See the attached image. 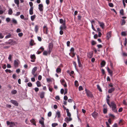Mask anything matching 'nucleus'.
Masks as SVG:
<instances>
[{
	"label": "nucleus",
	"instance_id": "56",
	"mask_svg": "<svg viewBox=\"0 0 127 127\" xmlns=\"http://www.w3.org/2000/svg\"><path fill=\"white\" fill-rule=\"evenodd\" d=\"M64 99L65 100H66L68 99V97L66 95H65L64 97Z\"/></svg>",
	"mask_w": 127,
	"mask_h": 127
},
{
	"label": "nucleus",
	"instance_id": "52",
	"mask_svg": "<svg viewBox=\"0 0 127 127\" xmlns=\"http://www.w3.org/2000/svg\"><path fill=\"white\" fill-rule=\"evenodd\" d=\"M5 71L6 72H8L9 73H11V71L10 69H6L5 70Z\"/></svg>",
	"mask_w": 127,
	"mask_h": 127
},
{
	"label": "nucleus",
	"instance_id": "28",
	"mask_svg": "<svg viewBox=\"0 0 127 127\" xmlns=\"http://www.w3.org/2000/svg\"><path fill=\"white\" fill-rule=\"evenodd\" d=\"M14 2L15 4H17V6H19V0H14Z\"/></svg>",
	"mask_w": 127,
	"mask_h": 127
},
{
	"label": "nucleus",
	"instance_id": "9",
	"mask_svg": "<svg viewBox=\"0 0 127 127\" xmlns=\"http://www.w3.org/2000/svg\"><path fill=\"white\" fill-rule=\"evenodd\" d=\"M72 119L71 117H66L64 119V121L67 123H68L69 122L71 121Z\"/></svg>",
	"mask_w": 127,
	"mask_h": 127
},
{
	"label": "nucleus",
	"instance_id": "57",
	"mask_svg": "<svg viewBox=\"0 0 127 127\" xmlns=\"http://www.w3.org/2000/svg\"><path fill=\"white\" fill-rule=\"evenodd\" d=\"M127 43V39L126 38L125 39V41H124V46H126V45Z\"/></svg>",
	"mask_w": 127,
	"mask_h": 127
},
{
	"label": "nucleus",
	"instance_id": "7",
	"mask_svg": "<svg viewBox=\"0 0 127 127\" xmlns=\"http://www.w3.org/2000/svg\"><path fill=\"white\" fill-rule=\"evenodd\" d=\"M44 50V48L43 47H41L37 51L36 53L37 54H39L41 53L42 51H43Z\"/></svg>",
	"mask_w": 127,
	"mask_h": 127
},
{
	"label": "nucleus",
	"instance_id": "24",
	"mask_svg": "<svg viewBox=\"0 0 127 127\" xmlns=\"http://www.w3.org/2000/svg\"><path fill=\"white\" fill-rule=\"evenodd\" d=\"M38 26L37 25H36L35 26L34 31L36 33H37L38 30Z\"/></svg>",
	"mask_w": 127,
	"mask_h": 127
},
{
	"label": "nucleus",
	"instance_id": "27",
	"mask_svg": "<svg viewBox=\"0 0 127 127\" xmlns=\"http://www.w3.org/2000/svg\"><path fill=\"white\" fill-rule=\"evenodd\" d=\"M13 13V11L11 8H10L9 9L8 13L9 15H11Z\"/></svg>",
	"mask_w": 127,
	"mask_h": 127
},
{
	"label": "nucleus",
	"instance_id": "55",
	"mask_svg": "<svg viewBox=\"0 0 127 127\" xmlns=\"http://www.w3.org/2000/svg\"><path fill=\"white\" fill-rule=\"evenodd\" d=\"M10 20V19L9 18H6V21L7 22H9Z\"/></svg>",
	"mask_w": 127,
	"mask_h": 127
},
{
	"label": "nucleus",
	"instance_id": "11",
	"mask_svg": "<svg viewBox=\"0 0 127 127\" xmlns=\"http://www.w3.org/2000/svg\"><path fill=\"white\" fill-rule=\"evenodd\" d=\"M43 6L42 4H39L38 5V9L40 12L42 11L43 10Z\"/></svg>",
	"mask_w": 127,
	"mask_h": 127
},
{
	"label": "nucleus",
	"instance_id": "54",
	"mask_svg": "<svg viewBox=\"0 0 127 127\" xmlns=\"http://www.w3.org/2000/svg\"><path fill=\"white\" fill-rule=\"evenodd\" d=\"M34 90L35 92H37L39 91V88L37 87L35 88H34Z\"/></svg>",
	"mask_w": 127,
	"mask_h": 127
},
{
	"label": "nucleus",
	"instance_id": "34",
	"mask_svg": "<svg viewBox=\"0 0 127 127\" xmlns=\"http://www.w3.org/2000/svg\"><path fill=\"white\" fill-rule=\"evenodd\" d=\"M74 48L73 47H72L70 49V51L71 53H72L73 54L72 56H75V54L73 53L74 51Z\"/></svg>",
	"mask_w": 127,
	"mask_h": 127
},
{
	"label": "nucleus",
	"instance_id": "37",
	"mask_svg": "<svg viewBox=\"0 0 127 127\" xmlns=\"http://www.w3.org/2000/svg\"><path fill=\"white\" fill-rule=\"evenodd\" d=\"M11 34L10 33H9L5 37V38L6 39H7L9 38H10L11 37Z\"/></svg>",
	"mask_w": 127,
	"mask_h": 127
},
{
	"label": "nucleus",
	"instance_id": "14",
	"mask_svg": "<svg viewBox=\"0 0 127 127\" xmlns=\"http://www.w3.org/2000/svg\"><path fill=\"white\" fill-rule=\"evenodd\" d=\"M18 60H15L14 62V65L15 67H17L19 65Z\"/></svg>",
	"mask_w": 127,
	"mask_h": 127
},
{
	"label": "nucleus",
	"instance_id": "61",
	"mask_svg": "<svg viewBox=\"0 0 127 127\" xmlns=\"http://www.w3.org/2000/svg\"><path fill=\"white\" fill-rule=\"evenodd\" d=\"M4 36L1 33H0V38L2 39L3 38Z\"/></svg>",
	"mask_w": 127,
	"mask_h": 127
},
{
	"label": "nucleus",
	"instance_id": "19",
	"mask_svg": "<svg viewBox=\"0 0 127 127\" xmlns=\"http://www.w3.org/2000/svg\"><path fill=\"white\" fill-rule=\"evenodd\" d=\"M30 58L31 59V61L33 62L35 61L36 59L35 56H30Z\"/></svg>",
	"mask_w": 127,
	"mask_h": 127
},
{
	"label": "nucleus",
	"instance_id": "32",
	"mask_svg": "<svg viewBox=\"0 0 127 127\" xmlns=\"http://www.w3.org/2000/svg\"><path fill=\"white\" fill-rule=\"evenodd\" d=\"M61 69L59 67L56 70V72L58 73H60L61 72Z\"/></svg>",
	"mask_w": 127,
	"mask_h": 127
},
{
	"label": "nucleus",
	"instance_id": "44",
	"mask_svg": "<svg viewBox=\"0 0 127 127\" xmlns=\"http://www.w3.org/2000/svg\"><path fill=\"white\" fill-rule=\"evenodd\" d=\"M106 102L108 105L109 106H110V105H111V104H110L109 103V100L108 98H106Z\"/></svg>",
	"mask_w": 127,
	"mask_h": 127
},
{
	"label": "nucleus",
	"instance_id": "22",
	"mask_svg": "<svg viewBox=\"0 0 127 127\" xmlns=\"http://www.w3.org/2000/svg\"><path fill=\"white\" fill-rule=\"evenodd\" d=\"M33 7H31L29 10V13L31 15H32L33 14Z\"/></svg>",
	"mask_w": 127,
	"mask_h": 127
},
{
	"label": "nucleus",
	"instance_id": "13",
	"mask_svg": "<svg viewBox=\"0 0 127 127\" xmlns=\"http://www.w3.org/2000/svg\"><path fill=\"white\" fill-rule=\"evenodd\" d=\"M92 115L93 117L95 119L97 118L98 115V113L97 112H94L92 114Z\"/></svg>",
	"mask_w": 127,
	"mask_h": 127
},
{
	"label": "nucleus",
	"instance_id": "59",
	"mask_svg": "<svg viewBox=\"0 0 127 127\" xmlns=\"http://www.w3.org/2000/svg\"><path fill=\"white\" fill-rule=\"evenodd\" d=\"M64 90L63 89H61L60 91L61 94H63L64 93Z\"/></svg>",
	"mask_w": 127,
	"mask_h": 127
},
{
	"label": "nucleus",
	"instance_id": "53",
	"mask_svg": "<svg viewBox=\"0 0 127 127\" xmlns=\"http://www.w3.org/2000/svg\"><path fill=\"white\" fill-rule=\"evenodd\" d=\"M52 115V113L51 112H49L48 114V116L49 117H50Z\"/></svg>",
	"mask_w": 127,
	"mask_h": 127
},
{
	"label": "nucleus",
	"instance_id": "1",
	"mask_svg": "<svg viewBox=\"0 0 127 127\" xmlns=\"http://www.w3.org/2000/svg\"><path fill=\"white\" fill-rule=\"evenodd\" d=\"M53 47V45L52 44H49L47 50L44 51L43 53V54L44 55H50L52 51Z\"/></svg>",
	"mask_w": 127,
	"mask_h": 127
},
{
	"label": "nucleus",
	"instance_id": "40",
	"mask_svg": "<svg viewBox=\"0 0 127 127\" xmlns=\"http://www.w3.org/2000/svg\"><path fill=\"white\" fill-rule=\"evenodd\" d=\"M123 12H124V10H123V9H121L120 10V14L122 15H124Z\"/></svg>",
	"mask_w": 127,
	"mask_h": 127
},
{
	"label": "nucleus",
	"instance_id": "46",
	"mask_svg": "<svg viewBox=\"0 0 127 127\" xmlns=\"http://www.w3.org/2000/svg\"><path fill=\"white\" fill-rule=\"evenodd\" d=\"M28 86L29 87H31L32 85V83L31 82H29L28 83Z\"/></svg>",
	"mask_w": 127,
	"mask_h": 127
},
{
	"label": "nucleus",
	"instance_id": "58",
	"mask_svg": "<svg viewBox=\"0 0 127 127\" xmlns=\"http://www.w3.org/2000/svg\"><path fill=\"white\" fill-rule=\"evenodd\" d=\"M25 122L26 124H28L29 125L30 124V123H29V121H28V119H26Z\"/></svg>",
	"mask_w": 127,
	"mask_h": 127
},
{
	"label": "nucleus",
	"instance_id": "12",
	"mask_svg": "<svg viewBox=\"0 0 127 127\" xmlns=\"http://www.w3.org/2000/svg\"><path fill=\"white\" fill-rule=\"evenodd\" d=\"M66 28V27L65 25V23L64 22L63 24L60 27V30H63V29H65Z\"/></svg>",
	"mask_w": 127,
	"mask_h": 127
},
{
	"label": "nucleus",
	"instance_id": "4",
	"mask_svg": "<svg viewBox=\"0 0 127 127\" xmlns=\"http://www.w3.org/2000/svg\"><path fill=\"white\" fill-rule=\"evenodd\" d=\"M16 43V42L12 39H9L8 41L7 42V44L13 45Z\"/></svg>",
	"mask_w": 127,
	"mask_h": 127
},
{
	"label": "nucleus",
	"instance_id": "23",
	"mask_svg": "<svg viewBox=\"0 0 127 127\" xmlns=\"http://www.w3.org/2000/svg\"><path fill=\"white\" fill-rule=\"evenodd\" d=\"M111 32H110L107 34L106 37L108 39H109L111 37Z\"/></svg>",
	"mask_w": 127,
	"mask_h": 127
},
{
	"label": "nucleus",
	"instance_id": "30",
	"mask_svg": "<svg viewBox=\"0 0 127 127\" xmlns=\"http://www.w3.org/2000/svg\"><path fill=\"white\" fill-rule=\"evenodd\" d=\"M56 115H57L58 118H60L61 117L60 112L59 111H58L56 113Z\"/></svg>",
	"mask_w": 127,
	"mask_h": 127
},
{
	"label": "nucleus",
	"instance_id": "35",
	"mask_svg": "<svg viewBox=\"0 0 127 127\" xmlns=\"http://www.w3.org/2000/svg\"><path fill=\"white\" fill-rule=\"evenodd\" d=\"M97 89H98L99 91L100 92H102V91L101 89V87H100V86L99 85H97Z\"/></svg>",
	"mask_w": 127,
	"mask_h": 127
},
{
	"label": "nucleus",
	"instance_id": "26",
	"mask_svg": "<svg viewBox=\"0 0 127 127\" xmlns=\"http://www.w3.org/2000/svg\"><path fill=\"white\" fill-rule=\"evenodd\" d=\"M105 62L104 61H102L101 63V67H104L105 65Z\"/></svg>",
	"mask_w": 127,
	"mask_h": 127
},
{
	"label": "nucleus",
	"instance_id": "51",
	"mask_svg": "<svg viewBox=\"0 0 127 127\" xmlns=\"http://www.w3.org/2000/svg\"><path fill=\"white\" fill-rule=\"evenodd\" d=\"M96 44V42L94 41L93 40L92 42V45H94Z\"/></svg>",
	"mask_w": 127,
	"mask_h": 127
},
{
	"label": "nucleus",
	"instance_id": "38",
	"mask_svg": "<svg viewBox=\"0 0 127 127\" xmlns=\"http://www.w3.org/2000/svg\"><path fill=\"white\" fill-rule=\"evenodd\" d=\"M121 34L122 35L126 36L127 35V33L125 32H121Z\"/></svg>",
	"mask_w": 127,
	"mask_h": 127
},
{
	"label": "nucleus",
	"instance_id": "10",
	"mask_svg": "<svg viewBox=\"0 0 127 127\" xmlns=\"http://www.w3.org/2000/svg\"><path fill=\"white\" fill-rule=\"evenodd\" d=\"M98 24L99 25V26L102 29H104L105 27L104 24L103 22H100L99 21H98Z\"/></svg>",
	"mask_w": 127,
	"mask_h": 127
},
{
	"label": "nucleus",
	"instance_id": "31",
	"mask_svg": "<svg viewBox=\"0 0 127 127\" xmlns=\"http://www.w3.org/2000/svg\"><path fill=\"white\" fill-rule=\"evenodd\" d=\"M12 23L15 24H17V20L14 18H12Z\"/></svg>",
	"mask_w": 127,
	"mask_h": 127
},
{
	"label": "nucleus",
	"instance_id": "63",
	"mask_svg": "<svg viewBox=\"0 0 127 127\" xmlns=\"http://www.w3.org/2000/svg\"><path fill=\"white\" fill-rule=\"evenodd\" d=\"M18 36L19 37H21L23 36V34L21 32V33H19L18 34Z\"/></svg>",
	"mask_w": 127,
	"mask_h": 127
},
{
	"label": "nucleus",
	"instance_id": "36",
	"mask_svg": "<svg viewBox=\"0 0 127 127\" xmlns=\"http://www.w3.org/2000/svg\"><path fill=\"white\" fill-rule=\"evenodd\" d=\"M17 92V91L16 90H13L11 91V93L13 95L16 94Z\"/></svg>",
	"mask_w": 127,
	"mask_h": 127
},
{
	"label": "nucleus",
	"instance_id": "50",
	"mask_svg": "<svg viewBox=\"0 0 127 127\" xmlns=\"http://www.w3.org/2000/svg\"><path fill=\"white\" fill-rule=\"evenodd\" d=\"M83 87L81 86H80L79 87V91L83 90Z\"/></svg>",
	"mask_w": 127,
	"mask_h": 127
},
{
	"label": "nucleus",
	"instance_id": "47",
	"mask_svg": "<svg viewBox=\"0 0 127 127\" xmlns=\"http://www.w3.org/2000/svg\"><path fill=\"white\" fill-rule=\"evenodd\" d=\"M20 14V12H17L16 14H15V16H19Z\"/></svg>",
	"mask_w": 127,
	"mask_h": 127
},
{
	"label": "nucleus",
	"instance_id": "15",
	"mask_svg": "<svg viewBox=\"0 0 127 127\" xmlns=\"http://www.w3.org/2000/svg\"><path fill=\"white\" fill-rule=\"evenodd\" d=\"M107 71L109 74L111 76H112L113 75L112 73L113 72L108 67H107Z\"/></svg>",
	"mask_w": 127,
	"mask_h": 127
},
{
	"label": "nucleus",
	"instance_id": "17",
	"mask_svg": "<svg viewBox=\"0 0 127 127\" xmlns=\"http://www.w3.org/2000/svg\"><path fill=\"white\" fill-rule=\"evenodd\" d=\"M37 69V67H34L32 70V75H34L35 72Z\"/></svg>",
	"mask_w": 127,
	"mask_h": 127
},
{
	"label": "nucleus",
	"instance_id": "3",
	"mask_svg": "<svg viewBox=\"0 0 127 127\" xmlns=\"http://www.w3.org/2000/svg\"><path fill=\"white\" fill-rule=\"evenodd\" d=\"M85 91L87 96L90 97L91 98L93 97V95L92 94V93L89 90H87V89H86Z\"/></svg>",
	"mask_w": 127,
	"mask_h": 127
},
{
	"label": "nucleus",
	"instance_id": "64",
	"mask_svg": "<svg viewBox=\"0 0 127 127\" xmlns=\"http://www.w3.org/2000/svg\"><path fill=\"white\" fill-rule=\"evenodd\" d=\"M123 110V108L122 107L120 108L118 110V112H121Z\"/></svg>",
	"mask_w": 127,
	"mask_h": 127
},
{
	"label": "nucleus",
	"instance_id": "18",
	"mask_svg": "<svg viewBox=\"0 0 127 127\" xmlns=\"http://www.w3.org/2000/svg\"><path fill=\"white\" fill-rule=\"evenodd\" d=\"M115 90V88H112L108 90V92L109 93H111L113 92Z\"/></svg>",
	"mask_w": 127,
	"mask_h": 127
},
{
	"label": "nucleus",
	"instance_id": "5",
	"mask_svg": "<svg viewBox=\"0 0 127 127\" xmlns=\"http://www.w3.org/2000/svg\"><path fill=\"white\" fill-rule=\"evenodd\" d=\"M41 119H40L39 120V123L42 126V127H45V126L44 123V119L43 117L41 118Z\"/></svg>",
	"mask_w": 127,
	"mask_h": 127
},
{
	"label": "nucleus",
	"instance_id": "60",
	"mask_svg": "<svg viewBox=\"0 0 127 127\" xmlns=\"http://www.w3.org/2000/svg\"><path fill=\"white\" fill-rule=\"evenodd\" d=\"M38 79L39 80H40L41 79L42 76L41 75H39L38 77Z\"/></svg>",
	"mask_w": 127,
	"mask_h": 127
},
{
	"label": "nucleus",
	"instance_id": "8",
	"mask_svg": "<svg viewBox=\"0 0 127 127\" xmlns=\"http://www.w3.org/2000/svg\"><path fill=\"white\" fill-rule=\"evenodd\" d=\"M10 102L15 106H18V103L16 100L12 99L11 100Z\"/></svg>",
	"mask_w": 127,
	"mask_h": 127
},
{
	"label": "nucleus",
	"instance_id": "6",
	"mask_svg": "<svg viewBox=\"0 0 127 127\" xmlns=\"http://www.w3.org/2000/svg\"><path fill=\"white\" fill-rule=\"evenodd\" d=\"M43 31L44 33H45L46 34H47L49 36L48 33V28L46 26H44L43 27Z\"/></svg>",
	"mask_w": 127,
	"mask_h": 127
},
{
	"label": "nucleus",
	"instance_id": "33",
	"mask_svg": "<svg viewBox=\"0 0 127 127\" xmlns=\"http://www.w3.org/2000/svg\"><path fill=\"white\" fill-rule=\"evenodd\" d=\"M35 17L36 15H35L32 16L31 17V20L32 21H33L34 20V19L35 18Z\"/></svg>",
	"mask_w": 127,
	"mask_h": 127
},
{
	"label": "nucleus",
	"instance_id": "2",
	"mask_svg": "<svg viewBox=\"0 0 127 127\" xmlns=\"http://www.w3.org/2000/svg\"><path fill=\"white\" fill-rule=\"evenodd\" d=\"M110 107L112 108V111L114 112L117 113L118 112L117 105L114 101H112L111 103Z\"/></svg>",
	"mask_w": 127,
	"mask_h": 127
},
{
	"label": "nucleus",
	"instance_id": "45",
	"mask_svg": "<svg viewBox=\"0 0 127 127\" xmlns=\"http://www.w3.org/2000/svg\"><path fill=\"white\" fill-rule=\"evenodd\" d=\"M109 6L111 7H113L114 5L113 3H109L108 4Z\"/></svg>",
	"mask_w": 127,
	"mask_h": 127
},
{
	"label": "nucleus",
	"instance_id": "16",
	"mask_svg": "<svg viewBox=\"0 0 127 127\" xmlns=\"http://www.w3.org/2000/svg\"><path fill=\"white\" fill-rule=\"evenodd\" d=\"M78 61V65L79 67H81L82 66L80 60V57L79 56H77Z\"/></svg>",
	"mask_w": 127,
	"mask_h": 127
},
{
	"label": "nucleus",
	"instance_id": "20",
	"mask_svg": "<svg viewBox=\"0 0 127 127\" xmlns=\"http://www.w3.org/2000/svg\"><path fill=\"white\" fill-rule=\"evenodd\" d=\"M45 93L44 92H42L41 93L40 95V97L41 98H43L44 97Z\"/></svg>",
	"mask_w": 127,
	"mask_h": 127
},
{
	"label": "nucleus",
	"instance_id": "42",
	"mask_svg": "<svg viewBox=\"0 0 127 127\" xmlns=\"http://www.w3.org/2000/svg\"><path fill=\"white\" fill-rule=\"evenodd\" d=\"M34 42V41L32 39L31 40L30 42V45L32 46L33 45V43Z\"/></svg>",
	"mask_w": 127,
	"mask_h": 127
},
{
	"label": "nucleus",
	"instance_id": "48",
	"mask_svg": "<svg viewBox=\"0 0 127 127\" xmlns=\"http://www.w3.org/2000/svg\"><path fill=\"white\" fill-rule=\"evenodd\" d=\"M126 23V21L125 20L123 19L122 21V22L121 24L122 25H125Z\"/></svg>",
	"mask_w": 127,
	"mask_h": 127
},
{
	"label": "nucleus",
	"instance_id": "49",
	"mask_svg": "<svg viewBox=\"0 0 127 127\" xmlns=\"http://www.w3.org/2000/svg\"><path fill=\"white\" fill-rule=\"evenodd\" d=\"M107 109L106 108H104L103 109V113L104 114H105V113H106L107 112Z\"/></svg>",
	"mask_w": 127,
	"mask_h": 127
},
{
	"label": "nucleus",
	"instance_id": "21",
	"mask_svg": "<svg viewBox=\"0 0 127 127\" xmlns=\"http://www.w3.org/2000/svg\"><path fill=\"white\" fill-rule=\"evenodd\" d=\"M66 112L67 113V115L69 117H71V114L69 112V110L68 109H66Z\"/></svg>",
	"mask_w": 127,
	"mask_h": 127
},
{
	"label": "nucleus",
	"instance_id": "39",
	"mask_svg": "<svg viewBox=\"0 0 127 127\" xmlns=\"http://www.w3.org/2000/svg\"><path fill=\"white\" fill-rule=\"evenodd\" d=\"M11 124L10 125V127H13L15 125L14 122H11Z\"/></svg>",
	"mask_w": 127,
	"mask_h": 127
},
{
	"label": "nucleus",
	"instance_id": "25",
	"mask_svg": "<svg viewBox=\"0 0 127 127\" xmlns=\"http://www.w3.org/2000/svg\"><path fill=\"white\" fill-rule=\"evenodd\" d=\"M30 122L34 125L35 126H36V125L35 123V121L34 119H32V120H30Z\"/></svg>",
	"mask_w": 127,
	"mask_h": 127
},
{
	"label": "nucleus",
	"instance_id": "43",
	"mask_svg": "<svg viewBox=\"0 0 127 127\" xmlns=\"http://www.w3.org/2000/svg\"><path fill=\"white\" fill-rule=\"evenodd\" d=\"M109 116L110 117H111L112 118L114 119L115 117V116H114L113 114H109Z\"/></svg>",
	"mask_w": 127,
	"mask_h": 127
},
{
	"label": "nucleus",
	"instance_id": "29",
	"mask_svg": "<svg viewBox=\"0 0 127 127\" xmlns=\"http://www.w3.org/2000/svg\"><path fill=\"white\" fill-rule=\"evenodd\" d=\"M36 84L38 87H40L41 86L40 82L38 81H37L36 82Z\"/></svg>",
	"mask_w": 127,
	"mask_h": 127
},
{
	"label": "nucleus",
	"instance_id": "62",
	"mask_svg": "<svg viewBox=\"0 0 127 127\" xmlns=\"http://www.w3.org/2000/svg\"><path fill=\"white\" fill-rule=\"evenodd\" d=\"M60 22L61 24H63V20L62 19H60Z\"/></svg>",
	"mask_w": 127,
	"mask_h": 127
},
{
	"label": "nucleus",
	"instance_id": "41",
	"mask_svg": "<svg viewBox=\"0 0 127 127\" xmlns=\"http://www.w3.org/2000/svg\"><path fill=\"white\" fill-rule=\"evenodd\" d=\"M58 125V124L57 123H54L52 124V126L53 127H55Z\"/></svg>",
	"mask_w": 127,
	"mask_h": 127
}]
</instances>
